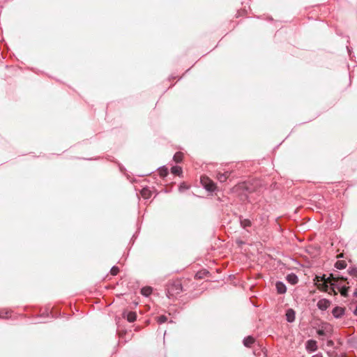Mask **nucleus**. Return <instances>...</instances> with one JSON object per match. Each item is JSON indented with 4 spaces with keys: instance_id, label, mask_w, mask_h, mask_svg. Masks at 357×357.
Masks as SVG:
<instances>
[{
    "instance_id": "23",
    "label": "nucleus",
    "mask_w": 357,
    "mask_h": 357,
    "mask_svg": "<svg viewBox=\"0 0 357 357\" xmlns=\"http://www.w3.org/2000/svg\"><path fill=\"white\" fill-rule=\"evenodd\" d=\"M119 268L116 266H114L110 270V273L112 275H116L119 273Z\"/></svg>"
},
{
    "instance_id": "10",
    "label": "nucleus",
    "mask_w": 357,
    "mask_h": 357,
    "mask_svg": "<svg viewBox=\"0 0 357 357\" xmlns=\"http://www.w3.org/2000/svg\"><path fill=\"white\" fill-rule=\"evenodd\" d=\"M229 172H225L224 173L218 172L216 175V178L220 182L224 183L227 181V179L229 178L230 175Z\"/></svg>"
},
{
    "instance_id": "15",
    "label": "nucleus",
    "mask_w": 357,
    "mask_h": 357,
    "mask_svg": "<svg viewBox=\"0 0 357 357\" xmlns=\"http://www.w3.org/2000/svg\"><path fill=\"white\" fill-rule=\"evenodd\" d=\"M329 282H322V283H316L317 286V288L319 289V290H321L323 291H329V286H328V284Z\"/></svg>"
},
{
    "instance_id": "21",
    "label": "nucleus",
    "mask_w": 357,
    "mask_h": 357,
    "mask_svg": "<svg viewBox=\"0 0 357 357\" xmlns=\"http://www.w3.org/2000/svg\"><path fill=\"white\" fill-rule=\"evenodd\" d=\"M159 174L162 177H165L168 174L167 168L162 167L159 169Z\"/></svg>"
},
{
    "instance_id": "1",
    "label": "nucleus",
    "mask_w": 357,
    "mask_h": 357,
    "mask_svg": "<svg viewBox=\"0 0 357 357\" xmlns=\"http://www.w3.org/2000/svg\"><path fill=\"white\" fill-rule=\"evenodd\" d=\"M183 291V287L179 280L169 282L167 285L166 295L169 298H174Z\"/></svg>"
},
{
    "instance_id": "12",
    "label": "nucleus",
    "mask_w": 357,
    "mask_h": 357,
    "mask_svg": "<svg viewBox=\"0 0 357 357\" xmlns=\"http://www.w3.org/2000/svg\"><path fill=\"white\" fill-rule=\"evenodd\" d=\"M287 280L291 284H296L298 282V278L294 273H291L287 276Z\"/></svg>"
},
{
    "instance_id": "26",
    "label": "nucleus",
    "mask_w": 357,
    "mask_h": 357,
    "mask_svg": "<svg viewBox=\"0 0 357 357\" xmlns=\"http://www.w3.org/2000/svg\"><path fill=\"white\" fill-rule=\"evenodd\" d=\"M142 195L145 198H149V191L146 189V188H144L142 191Z\"/></svg>"
},
{
    "instance_id": "14",
    "label": "nucleus",
    "mask_w": 357,
    "mask_h": 357,
    "mask_svg": "<svg viewBox=\"0 0 357 357\" xmlns=\"http://www.w3.org/2000/svg\"><path fill=\"white\" fill-rule=\"evenodd\" d=\"M255 342V339L252 336H248L243 340V344L246 347H250Z\"/></svg>"
},
{
    "instance_id": "28",
    "label": "nucleus",
    "mask_w": 357,
    "mask_h": 357,
    "mask_svg": "<svg viewBox=\"0 0 357 357\" xmlns=\"http://www.w3.org/2000/svg\"><path fill=\"white\" fill-rule=\"evenodd\" d=\"M354 314L357 316V305H356V307L354 310Z\"/></svg>"
},
{
    "instance_id": "25",
    "label": "nucleus",
    "mask_w": 357,
    "mask_h": 357,
    "mask_svg": "<svg viewBox=\"0 0 357 357\" xmlns=\"http://www.w3.org/2000/svg\"><path fill=\"white\" fill-rule=\"evenodd\" d=\"M9 311H4V310H2V311H0V318H3V319H7L8 318V314H9Z\"/></svg>"
},
{
    "instance_id": "20",
    "label": "nucleus",
    "mask_w": 357,
    "mask_h": 357,
    "mask_svg": "<svg viewBox=\"0 0 357 357\" xmlns=\"http://www.w3.org/2000/svg\"><path fill=\"white\" fill-rule=\"evenodd\" d=\"M172 173L175 175H179L182 172V169L180 167L174 166L171 169Z\"/></svg>"
},
{
    "instance_id": "27",
    "label": "nucleus",
    "mask_w": 357,
    "mask_h": 357,
    "mask_svg": "<svg viewBox=\"0 0 357 357\" xmlns=\"http://www.w3.org/2000/svg\"><path fill=\"white\" fill-rule=\"evenodd\" d=\"M354 296L357 298V288L356 289L355 291L354 292Z\"/></svg>"
},
{
    "instance_id": "30",
    "label": "nucleus",
    "mask_w": 357,
    "mask_h": 357,
    "mask_svg": "<svg viewBox=\"0 0 357 357\" xmlns=\"http://www.w3.org/2000/svg\"><path fill=\"white\" fill-rule=\"evenodd\" d=\"M181 188H184V186L180 185V190H181Z\"/></svg>"
},
{
    "instance_id": "5",
    "label": "nucleus",
    "mask_w": 357,
    "mask_h": 357,
    "mask_svg": "<svg viewBox=\"0 0 357 357\" xmlns=\"http://www.w3.org/2000/svg\"><path fill=\"white\" fill-rule=\"evenodd\" d=\"M305 348L309 351H315L317 349V342L313 340H307L305 344Z\"/></svg>"
},
{
    "instance_id": "3",
    "label": "nucleus",
    "mask_w": 357,
    "mask_h": 357,
    "mask_svg": "<svg viewBox=\"0 0 357 357\" xmlns=\"http://www.w3.org/2000/svg\"><path fill=\"white\" fill-rule=\"evenodd\" d=\"M332 332V326L328 323H322L318 330L317 331V334L319 336L326 337L328 334Z\"/></svg>"
},
{
    "instance_id": "29",
    "label": "nucleus",
    "mask_w": 357,
    "mask_h": 357,
    "mask_svg": "<svg viewBox=\"0 0 357 357\" xmlns=\"http://www.w3.org/2000/svg\"><path fill=\"white\" fill-rule=\"evenodd\" d=\"M181 188H184V186L180 185V190H181Z\"/></svg>"
},
{
    "instance_id": "11",
    "label": "nucleus",
    "mask_w": 357,
    "mask_h": 357,
    "mask_svg": "<svg viewBox=\"0 0 357 357\" xmlns=\"http://www.w3.org/2000/svg\"><path fill=\"white\" fill-rule=\"evenodd\" d=\"M275 287L278 294H282L287 291V287L282 282H277L275 284Z\"/></svg>"
},
{
    "instance_id": "4",
    "label": "nucleus",
    "mask_w": 357,
    "mask_h": 357,
    "mask_svg": "<svg viewBox=\"0 0 357 357\" xmlns=\"http://www.w3.org/2000/svg\"><path fill=\"white\" fill-rule=\"evenodd\" d=\"M331 302L326 298L320 299L317 302V307L321 310H326L328 309V307L330 306Z\"/></svg>"
},
{
    "instance_id": "24",
    "label": "nucleus",
    "mask_w": 357,
    "mask_h": 357,
    "mask_svg": "<svg viewBox=\"0 0 357 357\" xmlns=\"http://www.w3.org/2000/svg\"><path fill=\"white\" fill-rule=\"evenodd\" d=\"M167 318L165 315H161V316L158 317V322L160 324H164L165 322L167 321Z\"/></svg>"
},
{
    "instance_id": "8",
    "label": "nucleus",
    "mask_w": 357,
    "mask_h": 357,
    "mask_svg": "<svg viewBox=\"0 0 357 357\" xmlns=\"http://www.w3.org/2000/svg\"><path fill=\"white\" fill-rule=\"evenodd\" d=\"M285 316H286V319H287V321L288 322L292 323V322H294L295 321L296 313H295V311L293 309L289 308L286 311Z\"/></svg>"
},
{
    "instance_id": "7",
    "label": "nucleus",
    "mask_w": 357,
    "mask_h": 357,
    "mask_svg": "<svg viewBox=\"0 0 357 357\" xmlns=\"http://www.w3.org/2000/svg\"><path fill=\"white\" fill-rule=\"evenodd\" d=\"M123 317L126 318L129 322L132 323L137 319V314L135 312H124Z\"/></svg>"
},
{
    "instance_id": "19",
    "label": "nucleus",
    "mask_w": 357,
    "mask_h": 357,
    "mask_svg": "<svg viewBox=\"0 0 357 357\" xmlns=\"http://www.w3.org/2000/svg\"><path fill=\"white\" fill-rule=\"evenodd\" d=\"M183 156V154L181 152H176L174 154L173 159L176 162L178 163L182 161Z\"/></svg>"
},
{
    "instance_id": "13",
    "label": "nucleus",
    "mask_w": 357,
    "mask_h": 357,
    "mask_svg": "<svg viewBox=\"0 0 357 357\" xmlns=\"http://www.w3.org/2000/svg\"><path fill=\"white\" fill-rule=\"evenodd\" d=\"M240 224L243 229H246L247 227L252 226V222L250 220L243 219L241 217L240 218Z\"/></svg>"
},
{
    "instance_id": "18",
    "label": "nucleus",
    "mask_w": 357,
    "mask_h": 357,
    "mask_svg": "<svg viewBox=\"0 0 357 357\" xmlns=\"http://www.w3.org/2000/svg\"><path fill=\"white\" fill-rule=\"evenodd\" d=\"M335 266L336 268L340 270L344 269L347 266V263L345 261L340 260L335 263Z\"/></svg>"
},
{
    "instance_id": "6",
    "label": "nucleus",
    "mask_w": 357,
    "mask_h": 357,
    "mask_svg": "<svg viewBox=\"0 0 357 357\" xmlns=\"http://www.w3.org/2000/svg\"><path fill=\"white\" fill-rule=\"evenodd\" d=\"M316 279H317V282L316 283H319L320 282H331L332 280L333 282H336V278H333L332 274H331V275L329 277H328V278H326L325 275H323L321 276H317Z\"/></svg>"
},
{
    "instance_id": "22",
    "label": "nucleus",
    "mask_w": 357,
    "mask_h": 357,
    "mask_svg": "<svg viewBox=\"0 0 357 357\" xmlns=\"http://www.w3.org/2000/svg\"><path fill=\"white\" fill-rule=\"evenodd\" d=\"M330 284H331V285L329 286V291L327 292L329 294H336V291H335V287H337L336 284L332 282H331Z\"/></svg>"
},
{
    "instance_id": "16",
    "label": "nucleus",
    "mask_w": 357,
    "mask_h": 357,
    "mask_svg": "<svg viewBox=\"0 0 357 357\" xmlns=\"http://www.w3.org/2000/svg\"><path fill=\"white\" fill-rule=\"evenodd\" d=\"M337 288L339 289L340 294L342 296L346 297L347 296V292L349 290V287H346L345 285L343 286H337Z\"/></svg>"
},
{
    "instance_id": "2",
    "label": "nucleus",
    "mask_w": 357,
    "mask_h": 357,
    "mask_svg": "<svg viewBox=\"0 0 357 357\" xmlns=\"http://www.w3.org/2000/svg\"><path fill=\"white\" fill-rule=\"evenodd\" d=\"M200 181L204 188L207 191L213 192L216 190V184L209 177L202 176Z\"/></svg>"
},
{
    "instance_id": "17",
    "label": "nucleus",
    "mask_w": 357,
    "mask_h": 357,
    "mask_svg": "<svg viewBox=\"0 0 357 357\" xmlns=\"http://www.w3.org/2000/svg\"><path fill=\"white\" fill-rule=\"evenodd\" d=\"M141 293L143 296H149L152 293V288L150 287H144L141 289Z\"/></svg>"
},
{
    "instance_id": "9",
    "label": "nucleus",
    "mask_w": 357,
    "mask_h": 357,
    "mask_svg": "<svg viewBox=\"0 0 357 357\" xmlns=\"http://www.w3.org/2000/svg\"><path fill=\"white\" fill-rule=\"evenodd\" d=\"M332 314L335 318H340L344 314V309L343 307L337 306L333 309Z\"/></svg>"
}]
</instances>
